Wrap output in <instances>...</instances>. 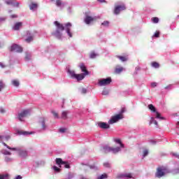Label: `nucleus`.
Instances as JSON below:
<instances>
[{
    "label": "nucleus",
    "instance_id": "51",
    "mask_svg": "<svg viewBox=\"0 0 179 179\" xmlns=\"http://www.w3.org/2000/svg\"><path fill=\"white\" fill-rule=\"evenodd\" d=\"M3 155H8L10 156V155H12V153L9 151L6 150V151H4Z\"/></svg>",
    "mask_w": 179,
    "mask_h": 179
},
{
    "label": "nucleus",
    "instance_id": "24",
    "mask_svg": "<svg viewBox=\"0 0 179 179\" xmlns=\"http://www.w3.org/2000/svg\"><path fill=\"white\" fill-rule=\"evenodd\" d=\"M151 66H152V68H160V64L157 62H153L151 63Z\"/></svg>",
    "mask_w": 179,
    "mask_h": 179
},
{
    "label": "nucleus",
    "instance_id": "44",
    "mask_svg": "<svg viewBox=\"0 0 179 179\" xmlns=\"http://www.w3.org/2000/svg\"><path fill=\"white\" fill-rule=\"evenodd\" d=\"M81 93H82L83 94H86V93H87V90H86V88H83V89L81 90Z\"/></svg>",
    "mask_w": 179,
    "mask_h": 179
},
{
    "label": "nucleus",
    "instance_id": "6",
    "mask_svg": "<svg viewBox=\"0 0 179 179\" xmlns=\"http://www.w3.org/2000/svg\"><path fill=\"white\" fill-rule=\"evenodd\" d=\"M127 10V7L124 4L117 5L115 6L113 13L114 15H120L122 10Z\"/></svg>",
    "mask_w": 179,
    "mask_h": 179
},
{
    "label": "nucleus",
    "instance_id": "4",
    "mask_svg": "<svg viewBox=\"0 0 179 179\" xmlns=\"http://www.w3.org/2000/svg\"><path fill=\"white\" fill-rule=\"evenodd\" d=\"M3 146H6L7 149H9L10 150H17L19 152V156L20 157H26L27 156V151L23 150H20L16 148H10L9 145H8L6 143H3Z\"/></svg>",
    "mask_w": 179,
    "mask_h": 179
},
{
    "label": "nucleus",
    "instance_id": "57",
    "mask_svg": "<svg viewBox=\"0 0 179 179\" xmlns=\"http://www.w3.org/2000/svg\"><path fill=\"white\" fill-rule=\"evenodd\" d=\"M15 179H22V176H17Z\"/></svg>",
    "mask_w": 179,
    "mask_h": 179
},
{
    "label": "nucleus",
    "instance_id": "45",
    "mask_svg": "<svg viewBox=\"0 0 179 179\" xmlns=\"http://www.w3.org/2000/svg\"><path fill=\"white\" fill-rule=\"evenodd\" d=\"M160 36V32L156 31L154 34V37L159 38Z\"/></svg>",
    "mask_w": 179,
    "mask_h": 179
},
{
    "label": "nucleus",
    "instance_id": "49",
    "mask_svg": "<svg viewBox=\"0 0 179 179\" xmlns=\"http://www.w3.org/2000/svg\"><path fill=\"white\" fill-rule=\"evenodd\" d=\"M12 161V158H10L9 157H5V162H11Z\"/></svg>",
    "mask_w": 179,
    "mask_h": 179
},
{
    "label": "nucleus",
    "instance_id": "28",
    "mask_svg": "<svg viewBox=\"0 0 179 179\" xmlns=\"http://www.w3.org/2000/svg\"><path fill=\"white\" fill-rule=\"evenodd\" d=\"M124 71V68L122 67H116L115 69V73H121V72Z\"/></svg>",
    "mask_w": 179,
    "mask_h": 179
},
{
    "label": "nucleus",
    "instance_id": "15",
    "mask_svg": "<svg viewBox=\"0 0 179 179\" xmlns=\"http://www.w3.org/2000/svg\"><path fill=\"white\" fill-rule=\"evenodd\" d=\"M74 79H76L77 80H83L85 79V74L80 73V74H76V76L74 77Z\"/></svg>",
    "mask_w": 179,
    "mask_h": 179
},
{
    "label": "nucleus",
    "instance_id": "2",
    "mask_svg": "<svg viewBox=\"0 0 179 179\" xmlns=\"http://www.w3.org/2000/svg\"><path fill=\"white\" fill-rule=\"evenodd\" d=\"M126 111L127 109L125 108H122L120 113L113 116L109 120L108 124H115V122H117V121H120V120H122V118H124L123 114Z\"/></svg>",
    "mask_w": 179,
    "mask_h": 179
},
{
    "label": "nucleus",
    "instance_id": "35",
    "mask_svg": "<svg viewBox=\"0 0 179 179\" xmlns=\"http://www.w3.org/2000/svg\"><path fill=\"white\" fill-rule=\"evenodd\" d=\"M150 123L155 124V125H157V121L156 120H155V118H153V117H151Z\"/></svg>",
    "mask_w": 179,
    "mask_h": 179
},
{
    "label": "nucleus",
    "instance_id": "39",
    "mask_svg": "<svg viewBox=\"0 0 179 179\" xmlns=\"http://www.w3.org/2000/svg\"><path fill=\"white\" fill-rule=\"evenodd\" d=\"M5 87V84H3V82L0 81V92Z\"/></svg>",
    "mask_w": 179,
    "mask_h": 179
},
{
    "label": "nucleus",
    "instance_id": "30",
    "mask_svg": "<svg viewBox=\"0 0 179 179\" xmlns=\"http://www.w3.org/2000/svg\"><path fill=\"white\" fill-rule=\"evenodd\" d=\"M156 113V118H158L159 120H164V117H162V115L159 112Z\"/></svg>",
    "mask_w": 179,
    "mask_h": 179
},
{
    "label": "nucleus",
    "instance_id": "31",
    "mask_svg": "<svg viewBox=\"0 0 179 179\" xmlns=\"http://www.w3.org/2000/svg\"><path fill=\"white\" fill-rule=\"evenodd\" d=\"M148 155H149V150H144L143 151V157H146V156H148Z\"/></svg>",
    "mask_w": 179,
    "mask_h": 179
},
{
    "label": "nucleus",
    "instance_id": "36",
    "mask_svg": "<svg viewBox=\"0 0 179 179\" xmlns=\"http://www.w3.org/2000/svg\"><path fill=\"white\" fill-rule=\"evenodd\" d=\"M8 177H9V175L8 174L0 175V179H8Z\"/></svg>",
    "mask_w": 179,
    "mask_h": 179
},
{
    "label": "nucleus",
    "instance_id": "47",
    "mask_svg": "<svg viewBox=\"0 0 179 179\" xmlns=\"http://www.w3.org/2000/svg\"><path fill=\"white\" fill-rule=\"evenodd\" d=\"M102 94H103V96H107V95H108V90H103V91L102 92Z\"/></svg>",
    "mask_w": 179,
    "mask_h": 179
},
{
    "label": "nucleus",
    "instance_id": "42",
    "mask_svg": "<svg viewBox=\"0 0 179 179\" xmlns=\"http://www.w3.org/2000/svg\"><path fill=\"white\" fill-rule=\"evenodd\" d=\"M21 135H31V133H29L27 131H20Z\"/></svg>",
    "mask_w": 179,
    "mask_h": 179
},
{
    "label": "nucleus",
    "instance_id": "38",
    "mask_svg": "<svg viewBox=\"0 0 179 179\" xmlns=\"http://www.w3.org/2000/svg\"><path fill=\"white\" fill-rule=\"evenodd\" d=\"M25 41L27 43H31V41H33V36L28 37Z\"/></svg>",
    "mask_w": 179,
    "mask_h": 179
},
{
    "label": "nucleus",
    "instance_id": "14",
    "mask_svg": "<svg viewBox=\"0 0 179 179\" xmlns=\"http://www.w3.org/2000/svg\"><path fill=\"white\" fill-rule=\"evenodd\" d=\"M132 178L131 173L121 174L117 176V178Z\"/></svg>",
    "mask_w": 179,
    "mask_h": 179
},
{
    "label": "nucleus",
    "instance_id": "13",
    "mask_svg": "<svg viewBox=\"0 0 179 179\" xmlns=\"http://www.w3.org/2000/svg\"><path fill=\"white\" fill-rule=\"evenodd\" d=\"M68 114H69V111L63 110L62 112V115H61L62 120H68Z\"/></svg>",
    "mask_w": 179,
    "mask_h": 179
},
{
    "label": "nucleus",
    "instance_id": "55",
    "mask_svg": "<svg viewBox=\"0 0 179 179\" xmlns=\"http://www.w3.org/2000/svg\"><path fill=\"white\" fill-rule=\"evenodd\" d=\"M11 17H12V19H15V18L17 17V15H12Z\"/></svg>",
    "mask_w": 179,
    "mask_h": 179
},
{
    "label": "nucleus",
    "instance_id": "52",
    "mask_svg": "<svg viewBox=\"0 0 179 179\" xmlns=\"http://www.w3.org/2000/svg\"><path fill=\"white\" fill-rule=\"evenodd\" d=\"M98 2H100L101 3H107V1H106V0H98Z\"/></svg>",
    "mask_w": 179,
    "mask_h": 179
},
{
    "label": "nucleus",
    "instance_id": "22",
    "mask_svg": "<svg viewBox=\"0 0 179 179\" xmlns=\"http://www.w3.org/2000/svg\"><path fill=\"white\" fill-rule=\"evenodd\" d=\"M111 152L114 153V155H116V153H118V152H121V148L120 147H116V148H113Z\"/></svg>",
    "mask_w": 179,
    "mask_h": 179
},
{
    "label": "nucleus",
    "instance_id": "25",
    "mask_svg": "<svg viewBox=\"0 0 179 179\" xmlns=\"http://www.w3.org/2000/svg\"><path fill=\"white\" fill-rule=\"evenodd\" d=\"M148 108L149 110H150V111H152V113H156V108L155 107V106H153V104H150L148 105Z\"/></svg>",
    "mask_w": 179,
    "mask_h": 179
},
{
    "label": "nucleus",
    "instance_id": "48",
    "mask_svg": "<svg viewBox=\"0 0 179 179\" xmlns=\"http://www.w3.org/2000/svg\"><path fill=\"white\" fill-rule=\"evenodd\" d=\"M55 171H57V173H59V171H61V169L57 167V166H54L53 167Z\"/></svg>",
    "mask_w": 179,
    "mask_h": 179
},
{
    "label": "nucleus",
    "instance_id": "60",
    "mask_svg": "<svg viewBox=\"0 0 179 179\" xmlns=\"http://www.w3.org/2000/svg\"><path fill=\"white\" fill-rule=\"evenodd\" d=\"M3 138V136H0V141Z\"/></svg>",
    "mask_w": 179,
    "mask_h": 179
},
{
    "label": "nucleus",
    "instance_id": "3",
    "mask_svg": "<svg viewBox=\"0 0 179 179\" xmlns=\"http://www.w3.org/2000/svg\"><path fill=\"white\" fill-rule=\"evenodd\" d=\"M166 173H169V169L166 166H159L157 169V172L155 173V177L157 178H162L164 176H166Z\"/></svg>",
    "mask_w": 179,
    "mask_h": 179
},
{
    "label": "nucleus",
    "instance_id": "20",
    "mask_svg": "<svg viewBox=\"0 0 179 179\" xmlns=\"http://www.w3.org/2000/svg\"><path fill=\"white\" fill-rule=\"evenodd\" d=\"M103 149L104 153H110V152H111V150H112V147L106 145L105 147L103 148Z\"/></svg>",
    "mask_w": 179,
    "mask_h": 179
},
{
    "label": "nucleus",
    "instance_id": "21",
    "mask_svg": "<svg viewBox=\"0 0 179 179\" xmlns=\"http://www.w3.org/2000/svg\"><path fill=\"white\" fill-rule=\"evenodd\" d=\"M116 58H118V59H120V61H122V62H125L128 61V57H127L125 56L117 55V56H116Z\"/></svg>",
    "mask_w": 179,
    "mask_h": 179
},
{
    "label": "nucleus",
    "instance_id": "56",
    "mask_svg": "<svg viewBox=\"0 0 179 179\" xmlns=\"http://www.w3.org/2000/svg\"><path fill=\"white\" fill-rule=\"evenodd\" d=\"M6 141H8V139H10V136H6L5 137Z\"/></svg>",
    "mask_w": 179,
    "mask_h": 179
},
{
    "label": "nucleus",
    "instance_id": "59",
    "mask_svg": "<svg viewBox=\"0 0 179 179\" xmlns=\"http://www.w3.org/2000/svg\"><path fill=\"white\" fill-rule=\"evenodd\" d=\"M1 113H5V110L3 109H1Z\"/></svg>",
    "mask_w": 179,
    "mask_h": 179
},
{
    "label": "nucleus",
    "instance_id": "61",
    "mask_svg": "<svg viewBox=\"0 0 179 179\" xmlns=\"http://www.w3.org/2000/svg\"><path fill=\"white\" fill-rule=\"evenodd\" d=\"M176 173H179V169H177V170H176Z\"/></svg>",
    "mask_w": 179,
    "mask_h": 179
},
{
    "label": "nucleus",
    "instance_id": "5",
    "mask_svg": "<svg viewBox=\"0 0 179 179\" xmlns=\"http://www.w3.org/2000/svg\"><path fill=\"white\" fill-rule=\"evenodd\" d=\"M29 115H30V111L29 110H22V112L18 113L17 120H19V121H21L22 122L24 121L23 119L26 118V117H29Z\"/></svg>",
    "mask_w": 179,
    "mask_h": 179
},
{
    "label": "nucleus",
    "instance_id": "46",
    "mask_svg": "<svg viewBox=\"0 0 179 179\" xmlns=\"http://www.w3.org/2000/svg\"><path fill=\"white\" fill-rule=\"evenodd\" d=\"M110 22L108 21H104L101 24L102 26H108Z\"/></svg>",
    "mask_w": 179,
    "mask_h": 179
},
{
    "label": "nucleus",
    "instance_id": "32",
    "mask_svg": "<svg viewBox=\"0 0 179 179\" xmlns=\"http://www.w3.org/2000/svg\"><path fill=\"white\" fill-rule=\"evenodd\" d=\"M108 177V176L107 175V173H103L102 175H101L98 179H105L107 178Z\"/></svg>",
    "mask_w": 179,
    "mask_h": 179
},
{
    "label": "nucleus",
    "instance_id": "12",
    "mask_svg": "<svg viewBox=\"0 0 179 179\" xmlns=\"http://www.w3.org/2000/svg\"><path fill=\"white\" fill-rule=\"evenodd\" d=\"M6 3L7 5H13V6H15V8H19L20 5L18 2L13 3V0H6Z\"/></svg>",
    "mask_w": 179,
    "mask_h": 179
},
{
    "label": "nucleus",
    "instance_id": "33",
    "mask_svg": "<svg viewBox=\"0 0 179 179\" xmlns=\"http://www.w3.org/2000/svg\"><path fill=\"white\" fill-rule=\"evenodd\" d=\"M91 59H94L96 57H97V54H96L94 52H92L90 55Z\"/></svg>",
    "mask_w": 179,
    "mask_h": 179
},
{
    "label": "nucleus",
    "instance_id": "54",
    "mask_svg": "<svg viewBox=\"0 0 179 179\" xmlns=\"http://www.w3.org/2000/svg\"><path fill=\"white\" fill-rule=\"evenodd\" d=\"M104 167H110V164L108 163H104L103 164Z\"/></svg>",
    "mask_w": 179,
    "mask_h": 179
},
{
    "label": "nucleus",
    "instance_id": "37",
    "mask_svg": "<svg viewBox=\"0 0 179 179\" xmlns=\"http://www.w3.org/2000/svg\"><path fill=\"white\" fill-rule=\"evenodd\" d=\"M153 23H159V17H155L152 19Z\"/></svg>",
    "mask_w": 179,
    "mask_h": 179
},
{
    "label": "nucleus",
    "instance_id": "50",
    "mask_svg": "<svg viewBox=\"0 0 179 179\" xmlns=\"http://www.w3.org/2000/svg\"><path fill=\"white\" fill-rule=\"evenodd\" d=\"M157 86V83H151V87H156Z\"/></svg>",
    "mask_w": 179,
    "mask_h": 179
},
{
    "label": "nucleus",
    "instance_id": "17",
    "mask_svg": "<svg viewBox=\"0 0 179 179\" xmlns=\"http://www.w3.org/2000/svg\"><path fill=\"white\" fill-rule=\"evenodd\" d=\"M80 68L82 72H85V75H89V71L86 69V66H85V64H80Z\"/></svg>",
    "mask_w": 179,
    "mask_h": 179
},
{
    "label": "nucleus",
    "instance_id": "27",
    "mask_svg": "<svg viewBox=\"0 0 179 179\" xmlns=\"http://www.w3.org/2000/svg\"><path fill=\"white\" fill-rule=\"evenodd\" d=\"M24 58L25 61H30L31 59V54L26 52Z\"/></svg>",
    "mask_w": 179,
    "mask_h": 179
},
{
    "label": "nucleus",
    "instance_id": "34",
    "mask_svg": "<svg viewBox=\"0 0 179 179\" xmlns=\"http://www.w3.org/2000/svg\"><path fill=\"white\" fill-rule=\"evenodd\" d=\"M52 114H53V116L55 117V118H59L58 113L57 112H55V110L52 111Z\"/></svg>",
    "mask_w": 179,
    "mask_h": 179
},
{
    "label": "nucleus",
    "instance_id": "58",
    "mask_svg": "<svg viewBox=\"0 0 179 179\" xmlns=\"http://www.w3.org/2000/svg\"><path fill=\"white\" fill-rule=\"evenodd\" d=\"M94 167H95L94 166H90V169H94Z\"/></svg>",
    "mask_w": 179,
    "mask_h": 179
},
{
    "label": "nucleus",
    "instance_id": "7",
    "mask_svg": "<svg viewBox=\"0 0 179 179\" xmlns=\"http://www.w3.org/2000/svg\"><path fill=\"white\" fill-rule=\"evenodd\" d=\"M38 125L41 127V129L42 131H45L48 126L45 124V117H40L38 120Z\"/></svg>",
    "mask_w": 179,
    "mask_h": 179
},
{
    "label": "nucleus",
    "instance_id": "10",
    "mask_svg": "<svg viewBox=\"0 0 179 179\" xmlns=\"http://www.w3.org/2000/svg\"><path fill=\"white\" fill-rule=\"evenodd\" d=\"M98 127H99V128H101L102 129H110V124H108L104 122H98Z\"/></svg>",
    "mask_w": 179,
    "mask_h": 179
},
{
    "label": "nucleus",
    "instance_id": "53",
    "mask_svg": "<svg viewBox=\"0 0 179 179\" xmlns=\"http://www.w3.org/2000/svg\"><path fill=\"white\" fill-rule=\"evenodd\" d=\"M0 66L1 68H6V66H5V64H3L2 62H0Z\"/></svg>",
    "mask_w": 179,
    "mask_h": 179
},
{
    "label": "nucleus",
    "instance_id": "1",
    "mask_svg": "<svg viewBox=\"0 0 179 179\" xmlns=\"http://www.w3.org/2000/svg\"><path fill=\"white\" fill-rule=\"evenodd\" d=\"M54 24L57 27V30L54 33V35L56 36L57 38H61L62 34H61L60 31H64V30H66L69 37H72V33L71 32V27H72V24L71 22H67L64 25L59 23L58 21H55Z\"/></svg>",
    "mask_w": 179,
    "mask_h": 179
},
{
    "label": "nucleus",
    "instance_id": "40",
    "mask_svg": "<svg viewBox=\"0 0 179 179\" xmlns=\"http://www.w3.org/2000/svg\"><path fill=\"white\" fill-rule=\"evenodd\" d=\"M63 164H64L65 169H71V166L69 165V163H68L67 162H65V163Z\"/></svg>",
    "mask_w": 179,
    "mask_h": 179
},
{
    "label": "nucleus",
    "instance_id": "11",
    "mask_svg": "<svg viewBox=\"0 0 179 179\" xmlns=\"http://www.w3.org/2000/svg\"><path fill=\"white\" fill-rule=\"evenodd\" d=\"M94 20H96V18L90 15H86L84 22L86 23V24H90V22H94Z\"/></svg>",
    "mask_w": 179,
    "mask_h": 179
},
{
    "label": "nucleus",
    "instance_id": "43",
    "mask_svg": "<svg viewBox=\"0 0 179 179\" xmlns=\"http://www.w3.org/2000/svg\"><path fill=\"white\" fill-rule=\"evenodd\" d=\"M59 131L62 134H64V133L66 132V128H60Z\"/></svg>",
    "mask_w": 179,
    "mask_h": 179
},
{
    "label": "nucleus",
    "instance_id": "62",
    "mask_svg": "<svg viewBox=\"0 0 179 179\" xmlns=\"http://www.w3.org/2000/svg\"><path fill=\"white\" fill-rule=\"evenodd\" d=\"M0 47H1V44H0Z\"/></svg>",
    "mask_w": 179,
    "mask_h": 179
},
{
    "label": "nucleus",
    "instance_id": "23",
    "mask_svg": "<svg viewBox=\"0 0 179 179\" xmlns=\"http://www.w3.org/2000/svg\"><path fill=\"white\" fill-rule=\"evenodd\" d=\"M11 83L13 86H15V87H19V85H20V83H19V80H13Z\"/></svg>",
    "mask_w": 179,
    "mask_h": 179
},
{
    "label": "nucleus",
    "instance_id": "29",
    "mask_svg": "<svg viewBox=\"0 0 179 179\" xmlns=\"http://www.w3.org/2000/svg\"><path fill=\"white\" fill-rule=\"evenodd\" d=\"M69 73L70 76H71V78H75V76H76V73H75L74 71L69 70Z\"/></svg>",
    "mask_w": 179,
    "mask_h": 179
},
{
    "label": "nucleus",
    "instance_id": "41",
    "mask_svg": "<svg viewBox=\"0 0 179 179\" xmlns=\"http://www.w3.org/2000/svg\"><path fill=\"white\" fill-rule=\"evenodd\" d=\"M56 5L57 6H61V5H62V1H61V0H57Z\"/></svg>",
    "mask_w": 179,
    "mask_h": 179
},
{
    "label": "nucleus",
    "instance_id": "9",
    "mask_svg": "<svg viewBox=\"0 0 179 179\" xmlns=\"http://www.w3.org/2000/svg\"><path fill=\"white\" fill-rule=\"evenodd\" d=\"M10 51H15V52H23V48L17 44H13L10 49Z\"/></svg>",
    "mask_w": 179,
    "mask_h": 179
},
{
    "label": "nucleus",
    "instance_id": "8",
    "mask_svg": "<svg viewBox=\"0 0 179 179\" xmlns=\"http://www.w3.org/2000/svg\"><path fill=\"white\" fill-rule=\"evenodd\" d=\"M113 82V80L111 78H103L102 80H100L99 81V86H107V85H110Z\"/></svg>",
    "mask_w": 179,
    "mask_h": 179
},
{
    "label": "nucleus",
    "instance_id": "18",
    "mask_svg": "<svg viewBox=\"0 0 179 179\" xmlns=\"http://www.w3.org/2000/svg\"><path fill=\"white\" fill-rule=\"evenodd\" d=\"M22 24H23L22 22H16L13 27V30H19L20 27H22Z\"/></svg>",
    "mask_w": 179,
    "mask_h": 179
},
{
    "label": "nucleus",
    "instance_id": "19",
    "mask_svg": "<svg viewBox=\"0 0 179 179\" xmlns=\"http://www.w3.org/2000/svg\"><path fill=\"white\" fill-rule=\"evenodd\" d=\"M55 162H56V164H57V166H59V167H61V165H62V164H65V162H64V161L62 160V159H61V158H57V159H55Z\"/></svg>",
    "mask_w": 179,
    "mask_h": 179
},
{
    "label": "nucleus",
    "instance_id": "26",
    "mask_svg": "<svg viewBox=\"0 0 179 179\" xmlns=\"http://www.w3.org/2000/svg\"><path fill=\"white\" fill-rule=\"evenodd\" d=\"M114 141L116 143H119V145H120V148H124L125 147V145L121 142V139L115 138Z\"/></svg>",
    "mask_w": 179,
    "mask_h": 179
},
{
    "label": "nucleus",
    "instance_id": "16",
    "mask_svg": "<svg viewBox=\"0 0 179 179\" xmlns=\"http://www.w3.org/2000/svg\"><path fill=\"white\" fill-rule=\"evenodd\" d=\"M37 8H38V4H37L36 3H31L29 5L30 10H36L37 9Z\"/></svg>",
    "mask_w": 179,
    "mask_h": 179
}]
</instances>
